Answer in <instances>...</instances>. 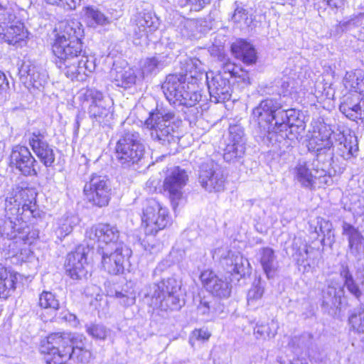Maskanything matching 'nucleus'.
<instances>
[{
    "mask_svg": "<svg viewBox=\"0 0 364 364\" xmlns=\"http://www.w3.org/2000/svg\"><path fill=\"white\" fill-rule=\"evenodd\" d=\"M102 256V265L104 269L112 275L122 274L124 262L132 255V250L126 245L117 246L114 248H104L98 250Z\"/></svg>",
    "mask_w": 364,
    "mask_h": 364,
    "instance_id": "11",
    "label": "nucleus"
},
{
    "mask_svg": "<svg viewBox=\"0 0 364 364\" xmlns=\"http://www.w3.org/2000/svg\"><path fill=\"white\" fill-rule=\"evenodd\" d=\"M338 150L341 151V155L345 159H348L355 156V154L358 151V145L357 139L355 137L350 136L349 138L345 137L341 135L339 138Z\"/></svg>",
    "mask_w": 364,
    "mask_h": 364,
    "instance_id": "42",
    "label": "nucleus"
},
{
    "mask_svg": "<svg viewBox=\"0 0 364 364\" xmlns=\"http://www.w3.org/2000/svg\"><path fill=\"white\" fill-rule=\"evenodd\" d=\"M340 274L344 281V287L355 298L359 299L362 295V291L354 280L347 265H342Z\"/></svg>",
    "mask_w": 364,
    "mask_h": 364,
    "instance_id": "43",
    "label": "nucleus"
},
{
    "mask_svg": "<svg viewBox=\"0 0 364 364\" xmlns=\"http://www.w3.org/2000/svg\"><path fill=\"white\" fill-rule=\"evenodd\" d=\"M181 288L180 282L173 277L153 283L144 290V297L151 306L167 311L179 309L180 299L177 295Z\"/></svg>",
    "mask_w": 364,
    "mask_h": 364,
    "instance_id": "3",
    "label": "nucleus"
},
{
    "mask_svg": "<svg viewBox=\"0 0 364 364\" xmlns=\"http://www.w3.org/2000/svg\"><path fill=\"white\" fill-rule=\"evenodd\" d=\"M59 338L60 339L65 340V338L69 337L70 342L68 343L67 346H70L72 348V350L75 349H83L85 348L84 341L86 340L85 337L82 335H74L71 333H55L49 335L46 340L42 341L41 345L40 346V352L41 353H55L59 354V351H61L62 348L58 345L53 343L51 341V338L53 339Z\"/></svg>",
    "mask_w": 364,
    "mask_h": 364,
    "instance_id": "22",
    "label": "nucleus"
},
{
    "mask_svg": "<svg viewBox=\"0 0 364 364\" xmlns=\"http://www.w3.org/2000/svg\"><path fill=\"white\" fill-rule=\"evenodd\" d=\"M197 304V311L199 314L205 316L207 318L212 320L219 316H223L225 306L218 300L213 298L211 296H200L196 299Z\"/></svg>",
    "mask_w": 364,
    "mask_h": 364,
    "instance_id": "27",
    "label": "nucleus"
},
{
    "mask_svg": "<svg viewBox=\"0 0 364 364\" xmlns=\"http://www.w3.org/2000/svg\"><path fill=\"white\" fill-rule=\"evenodd\" d=\"M85 198L93 205L104 207L108 205L111 196V186L105 176L93 173L84 186Z\"/></svg>",
    "mask_w": 364,
    "mask_h": 364,
    "instance_id": "9",
    "label": "nucleus"
},
{
    "mask_svg": "<svg viewBox=\"0 0 364 364\" xmlns=\"http://www.w3.org/2000/svg\"><path fill=\"white\" fill-rule=\"evenodd\" d=\"M185 72L183 76L186 77V80L191 78L194 81L191 82V86L194 87V83L200 79L204 72L201 61L197 58L188 59L186 63Z\"/></svg>",
    "mask_w": 364,
    "mask_h": 364,
    "instance_id": "40",
    "label": "nucleus"
},
{
    "mask_svg": "<svg viewBox=\"0 0 364 364\" xmlns=\"http://www.w3.org/2000/svg\"><path fill=\"white\" fill-rule=\"evenodd\" d=\"M146 148L139 132L124 131L114 147V156L117 164L123 168L136 169L142 165Z\"/></svg>",
    "mask_w": 364,
    "mask_h": 364,
    "instance_id": "2",
    "label": "nucleus"
},
{
    "mask_svg": "<svg viewBox=\"0 0 364 364\" xmlns=\"http://www.w3.org/2000/svg\"><path fill=\"white\" fill-rule=\"evenodd\" d=\"M6 26V30L3 28L4 38L9 44L16 45L23 41L27 38V31L25 30L24 26L21 22H16L14 25L11 24Z\"/></svg>",
    "mask_w": 364,
    "mask_h": 364,
    "instance_id": "35",
    "label": "nucleus"
},
{
    "mask_svg": "<svg viewBox=\"0 0 364 364\" xmlns=\"http://www.w3.org/2000/svg\"><path fill=\"white\" fill-rule=\"evenodd\" d=\"M33 152L46 167H51L55 161V155L53 148L46 140L44 132L39 130L31 134L28 139Z\"/></svg>",
    "mask_w": 364,
    "mask_h": 364,
    "instance_id": "19",
    "label": "nucleus"
},
{
    "mask_svg": "<svg viewBox=\"0 0 364 364\" xmlns=\"http://www.w3.org/2000/svg\"><path fill=\"white\" fill-rule=\"evenodd\" d=\"M231 21L240 27L249 26L252 23V19L249 18L248 11L241 2L235 1Z\"/></svg>",
    "mask_w": 364,
    "mask_h": 364,
    "instance_id": "44",
    "label": "nucleus"
},
{
    "mask_svg": "<svg viewBox=\"0 0 364 364\" xmlns=\"http://www.w3.org/2000/svg\"><path fill=\"white\" fill-rule=\"evenodd\" d=\"M342 228L343 235L348 237L350 254L360 259L364 254V237L357 228L346 222H343Z\"/></svg>",
    "mask_w": 364,
    "mask_h": 364,
    "instance_id": "28",
    "label": "nucleus"
},
{
    "mask_svg": "<svg viewBox=\"0 0 364 364\" xmlns=\"http://www.w3.org/2000/svg\"><path fill=\"white\" fill-rule=\"evenodd\" d=\"M181 32L183 37L191 38L195 36L197 23L193 19H184L181 23Z\"/></svg>",
    "mask_w": 364,
    "mask_h": 364,
    "instance_id": "58",
    "label": "nucleus"
},
{
    "mask_svg": "<svg viewBox=\"0 0 364 364\" xmlns=\"http://www.w3.org/2000/svg\"><path fill=\"white\" fill-rule=\"evenodd\" d=\"M210 333L206 328L195 329L191 334L189 343L193 347L197 341L204 342L209 339Z\"/></svg>",
    "mask_w": 364,
    "mask_h": 364,
    "instance_id": "59",
    "label": "nucleus"
},
{
    "mask_svg": "<svg viewBox=\"0 0 364 364\" xmlns=\"http://www.w3.org/2000/svg\"><path fill=\"white\" fill-rule=\"evenodd\" d=\"M186 87L189 89V82H186V77L176 74L168 75L161 86L166 98L171 105L178 100V97L183 96L181 94Z\"/></svg>",
    "mask_w": 364,
    "mask_h": 364,
    "instance_id": "26",
    "label": "nucleus"
},
{
    "mask_svg": "<svg viewBox=\"0 0 364 364\" xmlns=\"http://www.w3.org/2000/svg\"><path fill=\"white\" fill-rule=\"evenodd\" d=\"M85 237L90 240L99 243L98 250L124 245L119 242V231L117 228L107 223H100L92 226L86 230Z\"/></svg>",
    "mask_w": 364,
    "mask_h": 364,
    "instance_id": "13",
    "label": "nucleus"
},
{
    "mask_svg": "<svg viewBox=\"0 0 364 364\" xmlns=\"http://www.w3.org/2000/svg\"><path fill=\"white\" fill-rule=\"evenodd\" d=\"M165 58L166 57L161 55L147 58L142 66L143 75L156 73L162 69L166 65Z\"/></svg>",
    "mask_w": 364,
    "mask_h": 364,
    "instance_id": "45",
    "label": "nucleus"
},
{
    "mask_svg": "<svg viewBox=\"0 0 364 364\" xmlns=\"http://www.w3.org/2000/svg\"><path fill=\"white\" fill-rule=\"evenodd\" d=\"M38 304L41 308L57 310L59 308V301L55 295L50 291H43L39 296Z\"/></svg>",
    "mask_w": 364,
    "mask_h": 364,
    "instance_id": "52",
    "label": "nucleus"
},
{
    "mask_svg": "<svg viewBox=\"0 0 364 364\" xmlns=\"http://www.w3.org/2000/svg\"><path fill=\"white\" fill-rule=\"evenodd\" d=\"M277 323L274 320H272L267 324H257L254 330V333L257 338H273L277 333Z\"/></svg>",
    "mask_w": 364,
    "mask_h": 364,
    "instance_id": "50",
    "label": "nucleus"
},
{
    "mask_svg": "<svg viewBox=\"0 0 364 364\" xmlns=\"http://www.w3.org/2000/svg\"><path fill=\"white\" fill-rule=\"evenodd\" d=\"M199 182L210 193L221 192L225 189V177L223 169L217 164L210 161L201 165Z\"/></svg>",
    "mask_w": 364,
    "mask_h": 364,
    "instance_id": "14",
    "label": "nucleus"
},
{
    "mask_svg": "<svg viewBox=\"0 0 364 364\" xmlns=\"http://www.w3.org/2000/svg\"><path fill=\"white\" fill-rule=\"evenodd\" d=\"M259 262L268 278L273 277L278 269V262L274 251L270 247L261 248L258 252Z\"/></svg>",
    "mask_w": 364,
    "mask_h": 364,
    "instance_id": "33",
    "label": "nucleus"
},
{
    "mask_svg": "<svg viewBox=\"0 0 364 364\" xmlns=\"http://www.w3.org/2000/svg\"><path fill=\"white\" fill-rule=\"evenodd\" d=\"M16 273L0 264V298L6 299L16 289Z\"/></svg>",
    "mask_w": 364,
    "mask_h": 364,
    "instance_id": "34",
    "label": "nucleus"
},
{
    "mask_svg": "<svg viewBox=\"0 0 364 364\" xmlns=\"http://www.w3.org/2000/svg\"><path fill=\"white\" fill-rule=\"evenodd\" d=\"M40 67L36 65L30 60H23L18 69V73L22 81L26 80L38 70Z\"/></svg>",
    "mask_w": 364,
    "mask_h": 364,
    "instance_id": "56",
    "label": "nucleus"
},
{
    "mask_svg": "<svg viewBox=\"0 0 364 364\" xmlns=\"http://www.w3.org/2000/svg\"><path fill=\"white\" fill-rule=\"evenodd\" d=\"M174 119L175 114L171 112L159 109L151 112L145 124L150 130L151 139L164 146L176 144L178 136Z\"/></svg>",
    "mask_w": 364,
    "mask_h": 364,
    "instance_id": "4",
    "label": "nucleus"
},
{
    "mask_svg": "<svg viewBox=\"0 0 364 364\" xmlns=\"http://www.w3.org/2000/svg\"><path fill=\"white\" fill-rule=\"evenodd\" d=\"M141 222L146 235H155L170 223L168 209L157 200L149 199L143 209Z\"/></svg>",
    "mask_w": 364,
    "mask_h": 364,
    "instance_id": "7",
    "label": "nucleus"
},
{
    "mask_svg": "<svg viewBox=\"0 0 364 364\" xmlns=\"http://www.w3.org/2000/svg\"><path fill=\"white\" fill-rule=\"evenodd\" d=\"M90 252L88 247L80 245L74 252L69 253L65 262V270L73 279L86 278L88 270L87 256Z\"/></svg>",
    "mask_w": 364,
    "mask_h": 364,
    "instance_id": "16",
    "label": "nucleus"
},
{
    "mask_svg": "<svg viewBox=\"0 0 364 364\" xmlns=\"http://www.w3.org/2000/svg\"><path fill=\"white\" fill-rule=\"evenodd\" d=\"M16 16L6 4L0 1V26L12 23Z\"/></svg>",
    "mask_w": 364,
    "mask_h": 364,
    "instance_id": "60",
    "label": "nucleus"
},
{
    "mask_svg": "<svg viewBox=\"0 0 364 364\" xmlns=\"http://www.w3.org/2000/svg\"><path fill=\"white\" fill-rule=\"evenodd\" d=\"M343 84L350 93H358L361 95L364 92V74L361 70L347 72L343 78Z\"/></svg>",
    "mask_w": 364,
    "mask_h": 364,
    "instance_id": "36",
    "label": "nucleus"
},
{
    "mask_svg": "<svg viewBox=\"0 0 364 364\" xmlns=\"http://www.w3.org/2000/svg\"><path fill=\"white\" fill-rule=\"evenodd\" d=\"M85 97L91 103L88 108L89 117L99 124H107L112 118V101L95 88H87Z\"/></svg>",
    "mask_w": 364,
    "mask_h": 364,
    "instance_id": "8",
    "label": "nucleus"
},
{
    "mask_svg": "<svg viewBox=\"0 0 364 364\" xmlns=\"http://www.w3.org/2000/svg\"><path fill=\"white\" fill-rule=\"evenodd\" d=\"M200 278L204 287L213 296L220 299L230 296L232 284L227 279L219 277L210 270L203 271Z\"/></svg>",
    "mask_w": 364,
    "mask_h": 364,
    "instance_id": "20",
    "label": "nucleus"
},
{
    "mask_svg": "<svg viewBox=\"0 0 364 364\" xmlns=\"http://www.w3.org/2000/svg\"><path fill=\"white\" fill-rule=\"evenodd\" d=\"M350 328L358 333H364V307L354 309L348 318Z\"/></svg>",
    "mask_w": 364,
    "mask_h": 364,
    "instance_id": "46",
    "label": "nucleus"
},
{
    "mask_svg": "<svg viewBox=\"0 0 364 364\" xmlns=\"http://www.w3.org/2000/svg\"><path fill=\"white\" fill-rule=\"evenodd\" d=\"M29 227L21 217H5L0 220V237L7 240L4 250L9 256H15L21 250V245L31 243Z\"/></svg>",
    "mask_w": 364,
    "mask_h": 364,
    "instance_id": "5",
    "label": "nucleus"
},
{
    "mask_svg": "<svg viewBox=\"0 0 364 364\" xmlns=\"http://www.w3.org/2000/svg\"><path fill=\"white\" fill-rule=\"evenodd\" d=\"M188 181L185 169L176 166L167 173L164 181V191L169 198L173 210H176L178 201L182 198L183 190Z\"/></svg>",
    "mask_w": 364,
    "mask_h": 364,
    "instance_id": "12",
    "label": "nucleus"
},
{
    "mask_svg": "<svg viewBox=\"0 0 364 364\" xmlns=\"http://www.w3.org/2000/svg\"><path fill=\"white\" fill-rule=\"evenodd\" d=\"M232 252L228 247H221L215 249L213 253L214 259L222 262L226 257L230 256Z\"/></svg>",
    "mask_w": 364,
    "mask_h": 364,
    "instance_id": "63",
    "label": "nucleus"
},
{
    "mask_svg": "<svg viewBox=\"0 0 364 364\" xmlns=\"http://www.w3.org/2000/svg\"><path fill=\"white\" fill-rule=\"evenodd\" d=\"M299 117V113L296 109H284L282 108L279 112H278L277 117H279V119H277V120L279 122H275L278 127V132L287 130L288 127H294V121L298 119Z\"/></svg>",
    "mask_w": 364,
    "mask_h": 364,
    "instance_id": "39",
    "label": "nucleus"
},
{
    "mask_svg": "<svg viewBox=\"0 0 364 364\" xmlns=\"http://www.w3.org/2000/svg\"><path fill=\"white\" fill-rule=\"evenodd\" d=\"M294 178L301 187L313 190L317 186L323 188L327 184L323 183L321 173H316L312 169L311 161H299L294 168Z\"/></svg>",
    "mask_w": 364,
    "mask_h": 364,
    "instance_id": "21",
    "label": "nucleus"
},
{
    "mask_svg": "<svg viewBox=\"0 0 364 364\" xmlns=\"http://www.w3.org/2000/svg\"><path fill=\"white\" fill-rule=\"evenodd\" d=\"M33 192L17 186L9 193L5 200V217H21L26 211H33Z\"/></svg>",
    "mask_w": 364,
    "mask_h": 364,
    "instance_id": "10",
    "label": "nucleus"
},
{
    "mask_svg": "<svg viewBox=\"0 0 364 364\" xmlns=\"http://www.w3.org/2000/svg\"><path fill=\"white\" fill-rule=\"evenodd\" d=\"M343 290L341 288L328 285L323 291V304L326 306L338 307L341 304Z\"/></svg>",
    "mask_w": 364,
    "mask_h": 364,
    "instance_id": "41",
    "label": "nucleus"
},
{
    "mask_svg": "<svg viewBox=\"0 0 364 364\" xmlns=\"http://www.w3.org/2000/svg\"><path fill=\"white\" fill-rule=\"evenodd\" d=\"M309 247L306 245H304L303 247L300 248L297 252L296 253V259L298 265L302 266L304 265V271L306 270V266L308 267H310V265L309 264H306L305 262L307 261L309 257Z\"/></svg>",
    "mask_w": 364,
    "mask_h": 364,
    "instance_id": "61",
    "label": "nucleus"
},
{
    "mask_svg": "<svg viewBox=\"0 0 364 364\" xmlns=\"http://www.w3.org/2000/svg\"><path fill=\"white\" fill-rule=\"evenodd\" d=\"M85 15L92 23L104 25L108 22L107 18L97 8L87 6L85 8Z\"/></svg>",
    "mask_w": 364,
    "mask_h": 364,
    "instance_id": "54",
    "label": "nucleus"
},
{
    "mask_svg": "<svg viewBox=\"0 0 364 364\" xmlns=\"http://www.w3.org/2000/svg\"><path fill=\"white\" fill-rule=\"evenodd\" d=\"M264 294V288L257 284L252 287L248 291L247 300V306L251 309H256L262 305V297Z\"/></svg>",
    "mask_w": 364,
    "mask_h": 364,
    "instance_id": "49",
    "label": "nucleus"
},
{
    "mask_svg": "<svg viewBox=\"0 0 364 364\" xmlns=\"http://www.w3.org/2000/svg\"><path fill=\"white\" fill-rule=\"evenodd\" d=\"M333 142L331 138L329 131L327 133L322 134L321 132L314 133L311 138L309 139L307 147L311 151L319 152L324 149L331 148Z\"/></svg>",
    "mask_w": 364,
    "mask_h": 364,
    "instance_id": "37",
    "label": "nucleus"
},
{
    "mask_svg": "<svg viewBox=\"0 0 364 364\" xmlns=\"http://www.w3.org/2000/svg\"><path fill=\"white\" fill-rule=\"evenodd\" d=\"M112 82L117 87L127 89L136 83V75L129 66L121 67L114 64L110 71Z\"/></svg>",
    "mask_w": 364,
    "mask_h": 364,
    "instance_id": "30",
    "label": "nucleus"
},
{
    "mask_svg": "<svg viewBox=\"0 0 364 364\" xmlns=\"http://www.w3.org/2000/svg\"><path fill=\"white\" fill-rule=\"evenodd\" d=\"M48 76L44 70H43L41 68L34 73V75H32L31 77H28L26 80L23 81L24 83H28L30 85H32L33 87L39 89L41 87H43L47 81Z\"/></svg>",
    "mask_w": 364,
    "mask_h": 364,
    "instance_id": "57",
    "label": "nucleus"
},
{
    "mask_svg": "<svg viewBox=\"0 0 364 364\" xmlns=\"http://www.w3.org/2000/svg\"><path fill=\"white\" fill-rule=\"evenodd\" d=\"M235 56L247 65H252L257 61V53L254 47L245 41H239L231 46Z\"/></svg>",
    "mask_w": 364,
    "mask_h": 364,
    "instance_id": "32",
    "label": "nucleus"
},
{
    "mask_svg": "<svg viewBox=\"0 0 364 364\" xmlns=\"http://www.w3.org/2000/svg\"><path fill=\"white\" fill-rule=\"evenodd\" d=\"M58 30L55 41H81L80 38L83 36L82 24L74 19L61 22Z\"/></svg>",
    "mask_w": 364,
    "mask_h": 364,
    "instance_id": "31",
    "label": "nucleus"
},
{
    "mask_svg": "<svg viewBox=\"0 0 364 364\" xmlns=\"http://www.w3.org/2000/svg\"><path fill=\"white\" fill-rule=\"evenodd\" d=\"M250 269V263L248 260L243 257L240 253H237L234 266L231 269H228V272L233 274H238L240 277L245 276Z\"/></svg>",
    "mask_w": 364,
    "mask_h": 364,
    "instance_id": "51",
    "label": "nucleus"
},
{
    "mask_svg": "<svg viewBox=\"0 0 364 364\" xmlns=\"http://www.w3.org/2000/svg\"><path fill=\"white\" fill-rule=\"evenodd\" d=\"M82 48L81 41H54L52 46L56 65L71 80L81 74L88 75L95 69V58L85 55Z\"/></svg>",
    "mask_w": 364,
    "mask_h": 364,
    "instance_id": "1",
    "label": "nucleus"
},
{
    "mask_svg": "<svg viewBox=\"0 0 364 364\" xmlns=\"http://www.w3.org/2000/svg\"><path fill=\"white\" fill-rule=\"evenodd\" d=\"M86 332L93 338L105 340L109 334V330L100 323H90L85 326Z\"/></svg>",
    "mask_w": 364,
    "mask_h": 364,
    "instance_id": "53",
    "label": "nucleus"
},
{
    "mask_svg": "<svg viewBox=\"0 0 364 364\" xmlns=\"http://www.w3.org/2000/svg\"><path fill=\"white\" fill-rule=\"evenodd\" d=\"M51 341L53 343L58 345L62 348H60L61 351H59L58 357H57L60 362H68L70 360H73L75 362L87 363L91 360L92 353L85 348L72 350L71 347L67 346L70 341L69 337L65 338V340L57 337L54 339L51 338Z\"/></svg>",
    "mask_w": 364,
    "mask_h": 364,
    "instance_id": "24",
    "label": "nucleus"
},
{
    "mask_svg": "<svg viewBox=\"0 0 364 364\" xmlns=\"http://www.w3.org/2000/svg\"><path fill=\"white\" fill-rule=\"evenodd\" d=\"M77 222V219L75 216H66L60 219L58 223V226L55 230L57 237L62 240L68 235L73 231Z\"/></svg>",
    "mask_w": 364,
    "mask_h": 364,
    "instance_id": "47",
    "label": "nucleus"
},
{
    "mask_svg": "<svg viewBox=\"0 0 364 364\" xmlns=\"http://www.w3.org/2000/svg\"><path fill=\"white\" fill-rule=\"evenodd\" d=\"M315 232L323 235V237L321 240L323 246L328 245L331 247L333 245L335 242V236L333 232V225L330 221L322 218H317Z\"/></svg>",
    "mask_w": 364,
    "mask_h": 364,
    "instance_id": "38",
    "label": "nucleus"
},
{
    "mask_svg": "<svg viewBox=\"0 0 364 364\" xmlns=\"http://www.w3.org/2000/svg\"><path fill=\"white\" fill-rule=\"evenodd\" d=\"M183 96H180L178 100H176L173 105L175 106H183L188 109V111H184L185 113L192 114L194 118H197L198 115L201 114V107L198 106L199 102L202 99L201 94L189 86V89L185 88L181 92Z\"/></svg>",
    "mask_w": 364,
    "mask_h": 364,
    "instance_id": "29",
    "label": "nucleus"
},
{
    "mask_svg": "<svg viewBox=\"0 0 364 364\" xmlns=\"http://www.w3.org/2000/svg\"><path fill=\"white\" fill-rule=\"evenodd\" d=\"M245 134L244 130L240 125L233 124L229 127V136L228 143L240 144L245 146Z\"/></svg>",
    "mask_w": 364,
    "mask_h": 364,
    "instance_id": "55",
    "label": "nucleus"
},
{
    "mask_svg": "<svg viewBox=\"0 0 364 364\" xmlns=\"http://www.w3.org/2000/svg\"><path fill=\"white\" fill-rule=\"evenodd\" d=\"M205 77L212 102L219 103L230 99L232 87L228 77L211 73H205Z\"/></svg>",
    "mask_w": 364,
    "mask_h": 364,
    "instance_id": "17",
    "label": "nucleus"
},
{
    "mask_svg": "<svg viewBox=\"0 0 364 364\" xmlns=\"http://www.w3.org/2000/svg\"><path fill=\"white\" fill-rule=\"evenodd\" d=\"M282 107L277 97L266 98L255 107L251 114L253 122L257 123V132L261 138L271 139L270 135L278 132V112Z\"/></svg>",
    "mask_w": 364,
    "mask_h": 364,
    "instance_id": "6",
    "label": "nucleus"
},
{
    "mask_svg": "<svg viewBox=\"0 0 364 364\" xmlns=\"http://www.w3.org/2000/svg\"><path fill=\"white\" fill-rule=\"evenodd\" d=\"M236 72L237 75H234V77L237 78L238 82H242L247 85L250 84V77L247 71L238 68Z\"/></svg>",
    "mask_w": 364,
    "mask_h": 364,
    "instance_id": "64",
    "label": "nucleus"
},
{
    "mask_svg": "<svg viewBox=\"0 0 364 364\" xmlns=\"http://www.w3.org/2000/svg\"><path fill=\"white\" fill-rule=\"evenodd\" d=\"M339 109L352 121L364 119V100L358 93H348L341 100Z\"/></svg>",
    "mask_w": 364,
    "mask_h": 364,
    "instance_id": "23",
    "label": "nucleus"
},
{
    "mask_svg": "<svg viewBox=\"0 0 364 364\" xmlns=\"http://www.w3.org/2000/svg\"><path fill=\"white\" fill-rule=\"evenodd\" d=\"M245 146L240 144L228 143L224 149L223 158L227 162H235L245 154Z\"/></svg>",
    "mask_w": 364,
    "mask_h": 364,
    "instance_id": "48",
    "label": "nucleus"
},
{
    "mask_svg": "<svg viewBox=\"0 0 364 364\" xmlns=\"http://www.w3.org/2000/svg\"><path fill=\"white\" fill-rule=\"evenodd\" d=\"M239 67L236 66L234 63L228 61L225 63L221 68V70L218 73H222L224 76L228 77H232L234 75H237V70Z\"/></svg>",
    "mask_w": 364,
    "mask_h": 364,
    "instance_id": "62",
    "label": "nucleus"
},
{
    "mask_svg": "<svg viewBox=\"0 0 364 364\" xmlns=\"http://www.w3.org/2000/svg\"><path fill=\"white\" fill-rule=\"evenodd\" d=\"M333 161V152L331 148L316 152V158L311 161L312 169L320 176L323 183L330 186L332 184L331 165Z\"/></svg>",
    "mask_w": 364,
    "mask_h": 364,
    "instance_id": "25",
    "label": "nucleus"
},
{
    "mask_svg": "<svg viewBox=\"0 0 364 364\" xmlns=\"http://www.w3.org/2000/svg\"><path fill=\"white\" fill-rule=\"evenodd\" d=\"M133 42L135 45L146 43L148 34L157 28V19L146 9L137 11L132 19Z\"/></svg>",
    "mask_w": 364,
    "mask_h": 364,
    "instance_id": "15",
    "label": "nucleus"
},
{
    "mask_svg": "<svg viewBox=\"0 0 364 364\" xmlns=\"http://www.w3.org/2000/svg\"><path fill=\"white\" fill-rule=\"evenodd\" d=\"M37 163L28 147L16 145L10 154V164L24 176H36L35 165Z\"/></svg>",
    "mask_w": 364,
    "mask_h": 364,
    "instance_id": "18",
    "label": "nucleus"
}]
</instances>
